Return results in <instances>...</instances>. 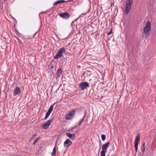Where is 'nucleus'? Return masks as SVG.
Masks as SVG:
<instances>
[{"label":"nucleus","instance_id":"1","mask_svg":"<svg viewBox=\"0 0 156 156\" xmlns=\"http://www.w3.org/2000/svg\"><path fill=\"white\" fill-rule=\"evenodd\" d=\"M151 30V24L149 21L146 23L145 27L144 28V33L145 37L149 35V32Z\"/></svg>","mask_w":156,"mask_h":156},{"label":"nucleus","instance_id":"2","mask_svg":"<svg viewBox=\"0 0 156 156\" xmlns=\"http://www.w3.org/2000/svg\"><path fill=\"white\" fill-rule=\"evenodd\" d=\"M66 51L64 48H60L58 51L56 55L54 58L55 59H58L61 57L63 55Z\"/></svg>","mask_w":156,"mask_h":156},{"label":"nucleus","instance_id":"3","mask_svg":"<svg viewBox=\"0 0 156 156\" xmlns=\"http://www.w3.org/2000/svg\"><path fill=\"white\" fill-rule=\"evenodd\" d=\"M75 113V111L74 109L71 110L67 115H66V119L69 120L72 119L74 116Z\"/></svg>","mask_w":156,"mask_h":156},{"label":"nucleus","instance_id":"4","mask_svg":"<svg viewBox=\"0 0 156 156\" xmlns=\"http://www.w3.org/2000/svg\"><path fill=\"white\" fill-rule=\"evenodd\" d=\"M140 139V134L139 133H138L137 136L136 137V138L134 141L135 148L136 152H137V151L138 149V146Z\"/></svg>","mask_w":156,"mask_h":156},{"label":"nucleus","instance_id":"5","mask_svg":"<svg viewBox=\"0 0 156 156\" xmlns=\"http://www.w3.org/2000/svg\"><path fill=\"white\" fill-rule=\"evenodd\" d=\"M79 87L82 90H84V89L89 87V84L87 82H81L79 85Z\"/></svg>","mask_w":156,"mask_h":156},{"label":"nucleus","instance_id":"6","mask_svg":"<svg viewBox=\"0 0 156 156\" xmlns=\"http://www.w3.org/2000/svg\"><path fill=\"white\" fill-rule=\"evenodd\" d=\"M53 119V118H52L51 119L48 120L42 126L44 129H48Z\"/></svg>","mask_w":156,"mask_h":156},{"label":"nucleus","instance_id":"7","mask_svg":"<svg viewBox=\"0 0 156 156\" xmlns=\"http://www.w3.org/2000/svg\"><path fill=\"white\" fill-rule=\"evenodd\" d=\"M59 15L62 18L67 20L70 17V14L67 12H64L62 13H59Z\"/></svg>","mask_w":156,"mask_h":156},{"label":"nucleus","instance_id":"8","mask_svg":"<svg viewBox=\"0 0 156 156\" xmlns=\"http://www.w3.org/2000/svg\"><path fill=\"white\" fill-rule=\"evenodd\" d=\"M21 93V90L20 88L17 87H16L14 89V91L13 93V95L14 96H16L17 95H19Z\"/></svg>","mask_w":156,"mask_h":156},{"label":"nucleus","instance_id":"9","mask_svg":"<svg viewBox=\"0 0 156 156\" xmlns=\"http://www.w3.org/2000/svg\"><path fill=\"white\" fill-rule=\"evenodd\" d=\"M72 144V142L69 139H67L64 142V147H67L69 146Z\"/></svg>","mask_w":156,"mask_h":156},{"label":"nucleus","instance_id":"10","mask_svg":"<svg viewBox=\"0 0 156 156\" xmlns=\"http://www.w3.org/2000/svg\"><path fill=\"white\" fill-rule=\"evenodd\" d=\"M73 0H68L67 1H65L64 0H58L54 3L53 5H56L58 4H60L64 2H68L70 1H72Z\"/></svg>","mask_w":156,"mask_h":156},{"label":"nucleus","instance_id":"11","mask_svg":"<svg viewBox=\"0 0 156 156\" xmlns=\"http://www.w3.org/2000/svg\"><path fill=\"white\" fill-rule=\"evenodd\" d=\"M62 72V69L61 68H59L57 70L55 73L56 76H55V78L56 79H57L59 77L61 74Z\"/></svg>","mask_w":156,"mask_h":156},{"label":"nucleus","instance_id":"12","mask_svg":"<svg viewBox=\"0 0 156 156\" xmlns=\"http://www.w3.org/2000/svg\"><path fill=\"white\" fill-rule=\"evenodd\" d=\"M109 144L110 143L109 142H107L104 144H103L102 150L107 151V148L108 147Z\"/></svg>","mask_w":156,"mask_h":156},{"label":"nucleus","instance_id":"13","mask_svg":"<svg viewBox=\"0 0 156 156\" xmlns=\"http://www.w3.org/2000/svg\"><path fill=\"white\" fill-rule=\"evenodd\" d=\"M66 135L71 139H74L76 137V134L75 133L71 134L70 133H66Z\"/></svg>","mask_w":156,"mask_h":156},{"label":"nucleus","instance_id":"14","mask_svg":"<svg viewBox=\"0 0 156 156\" xmlns=\"http://www.w3.org/2000/svg\"><path fill=\"white\" fill-rule=\"evenodd\" d=\"M132 5L126 4L125 8V14L127 15L128 14V12L130 9L131 8Z\"/></svg>","mask_w":156,"mask_h":156},{"label":"nucleus","instance_id":"15","mask_svg":"<svg viewBox=\"0 0 156 156\" xmlns=\"http://www.w3.org/2000/svg\"><path fill=\"white\" fill-rule=\"evenodd\" d=\"M55 146L53 148V151L51 153V156H56V149Z\"/></svg>","mask_w":156,"mask_h":156},{"label":"nucleus","instance_id":"16","mask_svg":"<svg viewBox=\"0 0 156 156\" xmlns=\"http://www.w3.org/2000/svg\"><path fill=\"white\" fill-rule=\"evenodd\" d=\"M54 105V104H53L50 106L47 112L51 113L53 110Z\"/></svg>","mask_w":156,"mask_h":156},{"label":"nucleus","instance_id":"17","mask_svg":"<svg viewBox=\"0 0 156 156\" xmlns=\"http://www.w3.org/2000/svg\"><path fill=\"white\" fill-rule=\"evenodd\" d=\"M54 67V63L53 62H51L50 64L48 66V67L50 69H51L53 68Z\"/></svg>","mask_w":156,"mask_h":156},{"label":"nucleus","instance_id":"18","mask_svg":"<svg viewBox=\"0 0 156 156\" xmlns=\"http://www.w3.org/2000/svg\"><path fill=\"white\" fill-rule=\"evenodd\" d=\"M85 113L84 114L83 118L82 119H81L80 121H79V126H80L81 125V123H82V122H83V121L84 118H85Z\"/></svg>","mask_w":156,"mask_h":156},{"label":"nucleus","instance_id":"19","mask_svg":"<svg viewBox=\"0 0 156 156\" xmlns=\"http://www.w3.org/2000/svg\"><path fill=\"white\" fill-rule=\"evenodd\" d=\"M133 3V0H127L126 1V4L132 5Z\"/></svg>","mask_w":156,"mask_h":156},{"label":"nucleus","instance_id":"20","mask_svg":"<svg viewBox=\"0 0 156 156\" xmlns=\"http://www.w3.org/2000/svg\"><path fill=\"white\" fill-rule=\"evenodd\" d=\"M107 151L102 150L101 152L100 156H105V153Z\"/></svg>","mask_w":156,"mask_h":156},{"label":"nucleus","instance_id":"21","mask_svg":"<svg viewBox=\"0 0 156 156\" xmlns=\"http://www.w3.org/2000/svg\"><path fill=\"white\" fill-rule=\"evenodd\" d=\"M50 114H51L50 113L47 112L46 113L45 116L44 118V119L46 120V119H47L48 118V117L49 116Z\"/></svg>","mask_w":156,"mask_h":156},{"label":"nucleus","instance_id":"22","mask_svg":"<svg viewBox=\"0 0 156 156\" xmlns=\"http://www.w3.org/2000/svg\"><path fill=\"white\" fill-rule=\"evenodd\" d=\"M14 28L15 30L16 34H19L20 36L22 35L19 32L17 29L15 28V25L14 26Z\"/></svg>","mask_w":156,"mask_h":156},{"label":"nucleus","instance_id":"23","mask_svg":"<svg viewBox=\"0 0 156 156\" xmlns=\"http://www.w3.org/2000/svg\"><path fill=\"white\" fill-rule=\"evenodd\" d=\"M101 139L102 141H104L106 139V136L105 135L103 134L101 136Z\"/></svg>","mask_w":156,"mask_h":156},{"label":"nucleus","instance_id":"24","mask_svg":"<svg viewBox=\"0 0 156 156\" xmlns=\"http://www.w3.org/2000/svg\"><path fill=\"white\" fill-rule=\"evenodd\" d=\"M37 135V134H35L34 135H33V136L31 137V138H30L29 140V141H32V140H33L34 138V137L35 136Z\"/></svg>","mask_w":156,"mask_h":156},{"label":"nucleus","instance_id":"25","mask_svg":"<svg viewBox=\"0 0 156 156\" xmlns=\"http://www.w3.org/2000/svg\"><path fill=\"white\" fill-rule=\"evenodd\" d=\"M112 28L110 29V31L108 33V35H110L112 33Z\"/></svg>","mask_w":156,"mask_h":156},{"label":"nucleus","instance_id":"26","mask_svg":"<svg viewBox=\"0 0 156 156\" xmlns=\"http://www.w3.org/2000/svg\"><path fill=\"white\" fill-rule=\"evenodd\" d=\"M37 142V140L35 139L34 140V142H33V145H34L35 144H36V143Z\"/></svg>","mask_w":156,"mask_h":156},{"label":"nucleus","instance_id":"27","mask_svg":"<svg viewBox=\"0 0 156 156\" xmlns=\"http://www.w3.org/2000/svg\"><path fill=\"white\" fill-rule=\"evenodd\" d=\"M145 150V147H144V148L143 147L142 148V151L143 154H144Z\"/></svg>","mask_w":156,"mask_h":156},{"label":"nucleus","instance_id":"28","mask_svg":"<svg viewBox=\"0 0 156 156\" xmlns=\"http://www.w3.org/2000/svg\"><path fill=\"white\" fill-rule=\"evenodd\" d=\"M145 143L144 142L143 143V145H142L143 147H144V148L145 147Z\"/></svg>","mask_w":156,"mask_h":156},{"label":"nucleus","instance_id":"29","mask_svg":"<svg viewBox=\"0 0 156 156\" xmlns=\"http://www.w3.org/2000/svg\"><path fill=\"white\" fill-rule=\"evenodd\" d=\"M40 137H37L36 139L37 140V141H38L39 140H40Z\"/></svg>","mask_w":156,"mask_h":156},{"label":"nucleus","instance_id":"30","mask_svg":"<svg viewBox=\"0 0 156 156\" xmlns=\"http://www.w3.org/2000/svg\"><path fill=\"white\" fill-rule=\"evenodd\" d=\"M40 137H37L36 139L37 140V141H38L39 140H40Z\"/></svg>","mask_w":156,"mask_h":156},{"label":"nucleus","instance_id":"31","mask_svg":"<svg viewBox=\"0 0 156 156\" xmlns=\"http://www.w3.org/2000/svg\"><path fill=\"white\" fill-rule=\"evenodd\" d=\"M114 5V3H112L111 4V6L112 7V6H113Z\"/></svg>","mask_w":156,"mask_h":156},{"label":"nucleus","instance_id":"32","mask_svg":"<svg viewBox=\"0 0 156 156\" xmlns=\"http://www.w3.org/2000/svg\"><path fill=\"white\" fill-rule=\"evenodd\" d=\"M37 31H36L35 33L34 34V35H33V37H34L35 35L37 33Z\"/></svg>","mask_w":156,"mask_h":156},{"label":"nucleus","instance_id":"33","mask_svg":"<svg viewBox=\"0 0 156 156\" xmlns=\"http://www.w3.org/2000/svg\"><path fill=\"white\" fill-rule=\"evenodd\" d=\"M85 73H83L82 75V76H83L84 75H85Z\"/></svg>","mask_w":156,"mask_h":156},{"label":"nucleus","instance_id":"34","mask_svg":"<svg viewBox=\"0 0 156 156\" xmlns=\"http://www.w3.org/2000/svg\"><path fill=\"white\" fill-rule=\"evenodd\" d=\"M70 44H69L68 45H69Z\"/></svg>","mask_w":156,"mask_h":156}]
</instances>
